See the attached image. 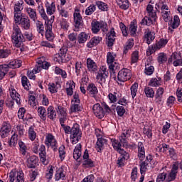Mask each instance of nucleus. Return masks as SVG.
<instances>
[{
    "mask_svg": "<svg viewBox=\"0 0 182 182\" xmlns=\"http://www.w3.org/2000/svg\"><path fill=\"white\" fill-rule=\"evenodd\" d=\"M77 33L73 32L68 34V38L69 41L67 42V46H63L58 53L55 55L54 61L59 64L68 63L70 60V55L68 54V48H75L77 46Z\"/></svg>",
    "mask_w": 182,
    "mask_h": 182,
    "instance_id": "obj_1",
    "label": "nucleus"
},
{
    "mask_svg": "<svg viewBox=\"0 0 182 182\" xmlns=\"http://www.w3.org/2000/svg\"><path fill=\"white\" fill-rule=\"evenodd\" d=\"M12 43L16 48H20L21 52L25 51V41L26 38L22 33V30L18 25L13 26L12 35H11Z\"/></svg>",
    "mask_w": 182,
    "mask_h": 182,
    "instance_id": "obj_2",
    "label": "nucleus"
},
{
    "mask_svg": "<svg viewBox=\"0 0 182 182\" xmlns=\"http://www.w3.org/2000/svg\"><path fill=\"white\" fill-rule=\"evenodd\" d=\"M100 28L101 29L102 32L106 34L107 45V47L111 48L114 46L115 42V37L116 33L114 31V28L112 27L111 28L110 31H108V25L106 21L101 20L100 21ZM108 31V32H107Z\"/></svg>",
    "mask_w": 182,
    "mask_h": 182,
    "instance_id": "obj_3",
    "label": "nucleus"
},
{
    "mask_svg": "<svg viewBox=\"0 0 182 182\" xmlns=\"http://www.w3.org/2000/svg\"><path fill=\"white\" fill-rule=\"evenodd\" d=\"M116 57L117 54L114 52L109 51L107 53V63L109 66L110 75L114 80L117 79L115 70L119 68L118 64L114 62Z\"/></svg>",
    "mask_w": 182,
    "mask_h": 182,
    "instance_id": "obj_4",
    "label": "nucleus"
},
{
    "mask_svg": "<svg viewBox=\"0 0 182 182\" xmlns=\"http://www.w3.org/2000/svg\"><path fill=\"white\" fill-rule=\"evenodd\" d=\"M168 42V39L162 38H160V40L156 41L155 43L149 46V48L146 50V55L150 56L152 54H154L156 51L164 48Z\"/></svg>",
    "mask_w": 182,
    "mask_h": 182,
    "instance_id": "obj_5",
    "label": "nucleus"
},
{
    "mask_svg": "<svg viewBox=\"0 0 182 182\" xmlns=\"http://www.w3.org/2000/svg\"><path fill=\"white\" fill-rule=\"evenodd\" d=\"M82 138V131L80 130L79 124L75 122L71 128V133L70 136L72 144H76Z\"/></svg>",
    "mask_w": 182,
    "mask_h": 182,
    "instance_id": "obj_6",
    "label": "nucleus"
},
{
    "mask_svg": "<svg viewBox=\"0 0 182 182\" xmlns=\"http://www.w3.org/2000/svg\"><path fill=\"white\" fill-rule=\"evenodd\" d=\"M15 18V21L18 23L23 29L29 30L31 28V20L28 16L21 15Z\"/></svg>",
    "mask_w": 182,
    "mask_h": 182,
    "instance_id": "obj_7",
    "label": "nucleus"
},
{
    "mask_svg": "<svg viewBox=\"0 0 182 182\" xmlns=\"http://www.w3.org/2000/svg\"><path fill=\"white\" fill-rule=\"evenodd\" d=\"M132 73L130 69L122 68L121 69L117 74V80L119 82H127L132 78Z\"/></svg>",
    "mask_w": 182,
    "mask_h": 182,
    "instance_id": "obj_8",
    "label": "nucleus"
},
{
    "mask_svg": "<svg viewBox=\"0 0 182 182\" xmlns=\"http://www.w3.org/2000/svg\"><path fill=\"white\" fill-rule=\"evenodd\" d=\"M109 73L107 70V68L105 67H102L100 70V71L97 73V75H96V79L98 81V83L101 85L106 82V78L108 77Z\"/></svg>",
    "mask_w": 182,
    "mask_h": 182,
    "instance_id": "obj_9",
    "label": "nucleus"
},
{
    "mask_svg": "<svg viewBox=\"0 0 182 182\" xmlns=\"http://www.w3.org/2000/svg\"><path fill=\"white\" fill-rule=\"evenodd\" d=\"M156 36L154 31L150 28H146L144 33V41L146 42L147 45H150L155 39Z\"/></svg>",
    "mask_w": 182,
    "mask_h": 182,
    "instance_id": "obj_10",
    "label": "nucleus"
},
{
    "mask_svg": "<svg viewBox=\"0 0 182 182\" xmlns=\"http://www.w3.org/2000/svg\"><path fill=\"white\" fill-rule=\"evenodd\" d=\"M74 16V23H75V32L79 31V29L82 28L83 20L80 13L75 12L73 14Z\"/></svg>",
    "mask_w": 182,
    "mask_h": 182,
    "instance_id": "obj_11",
    "label": "nucleus"
},
{
    "mask_svg": "<svg viewBox=\"0 0 182 182\" xmlns=\"http://www.w3.org/2000/svg\"><path fill=\"white\" fill-rule=\"evenodd\" d=\"M11 130V125L9 122H3V125L0 129V136L2 139L9 136Z\"/></svg>",
    "mask_w": 182,
    "mask_h": 182,
    "instance_id": "obj_12",
    "label": "nucleus"
},
{
    "mask_svg": "<svg viewBox=\"0 0 182 182\" xmlns=\"http://www.w3.org/2000/svg\"><path fill=\"white\" fill-rule=\"evenodd\" d=\"M9 93L12 100L16 101L18 106H21L22 104V100L21 99V95L18 93L14 87H9Z\"/></svg>",
    "mask_w": 182,
    "mask_h": 182,
    "instance_id": "obj_13",
    "label": "nucleus"
},
{
    "mask_svg": "<svg viewBox=\"0 0 182 182\" xmlns=\"http://www.w3.org/2000/svg\"><path fill=\"white\" fill-rule=\"evenodd\" d=\"M92 111L94 114L99 119H102L105 115V112L100 104H95L92 107Z\"/></svg>",
    "mask_w": 182,
    "mask_h": 182,
    "instance_id": "obj_14",
    "label": "nucleus"
},
{
    "mask_svg": "<svg viewBox=\"0 0 182 182\" xmlns=\"http://www.w3.org/2000/svg\"><path fill=\"white\" fill-rule=\"evenodd\" d=\"M23 10V0H19L15 2L14 11V18L20 16L21 12Z\"/></svg>",
    "mask_w": 182,
    "mask_h": 182,
    "instance_id": "obj_15",
    "label": "nucleus"
},
{
    "mask_svg": "<svg viewBox=\"0 0 182 182\" xmlns=\"http://www.w3.org/2000/svg\"><path fill=\"white\" fill-rule=\"evenodd\" d=\"M45 6L48 15L52 16L56 12V4H55V1H52L50 4L49 1H46Z\"/></svg>",
    "mask_w": 182,
    "mask_h": 182,
    "instance_id": "obj_16",
    "label": "nucleus"
},
{
    "mask_svg": "<svg viewBox=\"0 0 182 182\" xmlns=\"http://www.w3.org/2000/svg\"><path fill=\"white\" fill-rule=\"evenodd\" d=\"M55 181L66 180V171H65L63 167H60L56 171V173L55 174Z\"/></svg>",
    "mask_w": 182,
    "mask_h": 182,
    "instance_id": "obj_17",
    "label": "nucleus"
},
{
    "mask_svg": "<svg viewBox=\"0 0 182 182\" xmlns=\"http://www.w3.org/2000/svg\"><path fill=\"white\" fill-rule=\"evenodd\" d=\"M90 38V36L89 33H87L85 32H80L78 35H77V45H84L86 41Z\"/></svg>",
    "mask_w": 182,
    "mask_h": 182,
    "instance_id": "obj_18",
    "label": "nucleus"
},
{
    "mask_svg": "<svg viewBox=\"0 0 182 182\" xmlns=\"http://www.w3.org/2000/svg\"><path fill=\"white\" fill-rule=\"evenodd\" d=\"M39 162V159L36 156H31L27 159V167L28 168H35Z\"/></svg>",
    "mask_w": 182,
    "mask_h": 182,
    "instance_id": "obj_19",
    "label": "nucleus"
},
{
    "mask_svg": "<svg viewBox=\"0 0 182 182\" xmlns=\"http://www.w3.org/2000/svg\"><path fill=\"white\" fill-rule=\"evenodd\" d=\"M87 68L90 73H96L97 71V65L91 58H87Z\"/></svg>",
    "mask_w": 182,
    "mask_h": 182,
    "instance_id": "obj_20",
    "label": "nucleus"
},
{
    "mask_svg": "<svg viewBox=\"0 0 182 182\" xmlns=\"http://www.w3.org/2000/svg\"><path fill=\"white\" fill-rule=\"evenodd\" d=\"M45 36L46 40L50 42H53V41L55 39V34H53V32H52V25L48 24L47 26H46Z\"/></svg>",
    "mask_w": 182,
    "mask_h": 182,
    "instance_id": "obj_21",
    "label": "nucleus"
},
{
    "mask_svg": "<svg viewBox=\"0 0 182 182\" xmlns=\"http://www.w3.org/2000/svg\"><path fill=\"white\" fill-rule=\"evenodd\" d=\"M102 41V38L100 36H94L92 37L90 41L87 43V47L88 48H92L95 46H97Z\"/></svg>",
    "mask_w": 182,
    "mask_h": 182,
    "instance_id": "obj_22",
    "label": "nucleus"
},
{
    "mask_svg": "<svg viewBox=\"0 0 182 182\" xmlns=\"http://www.w3.org/2000/svg\"><path fill=\"white\" fill-rule=\"evenodd\" d=\"M87 93L91 95L92 97H95L98 94V90L93 82H91L87 85Z\"/></svg>",
    "mask_w": 182,
    "mask_h": 182,
    "instance_id": "obj_23",
    "label": "nucleus"
},
{
    "mask_svg": "<svg viewBox=\"0 0 182 182\" xmlns=\"http://www.w3.org/2000/svg\"><path fill=\"white\" fill-rule=\"evenodd\" d=\"M107 140L103 138H98L95 144V149L98 153H102L105 149V144Z\"/></svg>",
    "mask_w": 182,
    "mask_h": 182,
    "instance_id": "obj_24",
    "label": "nucleus"
},
{
    "mask_svg": "<svg viewBox=\"0 0 182 182\" xmlns=\"http://www.w3.org/2000/svg\"><path fill=\"white\" fill-rule=\"evenodd\" d=\"M7 65H8L9 70H10V68H12V69L19 68L22 66V60L14 59L10 61L9 63L7 64Z\"/></svg>",
    "mask_w": 182,
    "mask_h": 182,
    "instance_id": "obj_25",
    "label": "nucleus"
},
{
    "mask_svg": "<svg viewBox=\"0 0 182 182\" xmlns=\"http://www.w3.org/2000/svg\"><path fill=\"white\" fill-rule=\"evenodd\" d=\"M57 112L56 110L52 105H50L47 108V117L52 121L56 120Z\"/></svg>",
    "mask_w": 182,
    "mask_h": 182,
    "instance_id": "obj_26",
    "label": "nucleus"
},
{
    "mask_svg": "<svg viewBox=\"0 0 182 182\" xmlns=\"http://www.w3.org/2000/svg\"><path fill=\"white\" fill-rule=\"evenodd\" d=\"M37 113L38 117L43 122H46L48 111L46 110V108H45V107H38L37 109Z\"/></svg>",
    "mask_w": 182,
    "mask_h": 182,
    "instance_id": "obj_27",
    "label": "nucleus"
},
{
    "mask_svg": "<svg viewBox=\"0 0 182 182\" xmlns=\"http://www.w3.org/2000/svg\"><path fill=\"white\" fill-rule=\"evenodd\" d=\"M38 152L41 161L43 164H45V162H46V147L45 146V145H41L38 149Z\"/></svg>",
    "mask_w": 182,
    "mask_h": 182,
    "instance_id": "obj_28",
    "label": "nucleus"
},
{
    "mask_svg": "<svg viewBox=\"0 0 182 182\" xmlns=\"http://www.w3.org/2000/svg\"><path fill=\"white\" fill-rule=\"evenodd\" d=\"M26 11L28 14L29 18L34 22L36 21L38 19V16L36 14V9L31 8V7H26Z\"/></svg>",
    "mask_w": 182,
    "mask_h": 182,
    "instance_id": "obj_29",
    "label": "nucleus"
},
{
    "mask_svg": "<svg viewBox=\"0 0 182 182\" xmlns=\"http://www.w3.org/2000/svg\"><path fill=\"white\" fill-rule=\"evenodd\" d=\"M91 30L93 34H97L100 31V21L93 20L91 23Z\"/></svg>",
    "mask_w": 182,
    "mask_h": 182,
    "instance_id": "obj_30",
    "label": "nucleus"
},
{
    "mask_svg": "<svg viewBox=\"0 0 182 182\" xmlns=\"http://www.w3.org/2000/svg\"><path fill=\"white\" fill-rule=\"evenodd\" d=\"M82 155V145L78 144L74 149L73 158L75 160L77 161Z\"/></svg>",
    "mask_w": 182,
    "mask_h": 182,
    "instance_id": "obj_31",
    "label": "nucleus"
},
{
    "mask_svg": "<svg viewBox=\"0 0 182 182\" xmlns=\"http://www.w3.org/2000/svg\"><path fill=\"white\" fill-rule=\"evenodd\" d=\"M181 21L180 18L178 15H175L173 18V21H170L168 22V26H171V27L173 29H177L180 26Z\"/></svg>",
    "mask_w": 182,
    "mask_h": 182,
    "instance_id": "obj_32",
    "label": "nucleus"
},
{
    "mask_svg": "<svg viewBox=\"0 0 182 182\" xmlns=\"http://www.w3.org/2000/svg\"><path fill=\"white\" fill-rule=\"evenodd\" d=\"M9 71L8 64L0 65V80L4 79Z\"/></svg>",
    "mask_w": 182,
    "mask_h": 182,
    "instance_id": "obj_33",
    "label": "nucleus"
},
{
    "mask_svg": "<svg viewBox=\"0 0 182 182\" xmlns=\"http://www.w3.org/2000/svg\"><path fill=\"white\" fill-rule=\"evenodd\" d=\"M9 146L11 148H15L18 145V134L16 133L12 135L10 140L8 141Z\"/></svg>",
    "mask_w": 182,
    "mask_h": 182,
    "instance_id": "obj_34",
    "label": "nucleus"
},
{
    "mask_svg": "<svg viewBox=\"0 0 182 182\" xmlns=\"http://www.w3.org/2000/svg\"><path fill=\"white\" fill-rule=\"evenodd\" d=\"M54 73L55 75H61L63 79H66L68 77V73H66V70L60 68L59 66H55Z\"/></svg>",
    "mask_w": 182,
    "mask_h": 182,
    "instance_id": "obj_35",
    "label": "nucleus"
},
{
    "mask_svg": "<svg viewBox=\"0 0 182 182\" xmlns=\"http://www.w3.org/2000/svg\"><path fill=\"white\" fill-rule=\"evenodd\" d=\"M140 24L143 26H151L154 24V21L151 18L150 16H145L140 21Z\"/></svg>",
    "mask_w": 182,
    "mask_h": 182,
    "instance_id": "obj_36",
    "label": "nucleus"
},
{
    "mask_svg": "<svg viewBox=\"0 0 182 182\" xmlns=\"http://www.w3.org/2000/svg\"><path fill=\"white\" fill-rule=\"evenodd\" d=\"M21 85L26 90H31V82H29V80H28L26 75H23V77H21Z\"/></svg>",
    "mask_w": 182,
    "mask_h": 182,
    "instance_id": "obj_37",
    "label": "nucleus"
},
{
    "mask_svg": "<svg viewBox=\"0 0 182 182\" xmlns=\"http://www.w3.org/2000/svg\"><path fill=\"white\" fill-rule=\"evenodd\" d=\"M95 6H97L98 9L101 11L105 12L108 11V5L102 1H96Z\"/></svg>",
    "mask_w": 182,
    "mask_h": 182,
    "instance_id": "obj_38",
    "label": "nucleus"
},
{
    "mask_svg": "<svg viewBox=\"0 0 182 182\" xmlns=\"http://www.w3.org/2000/svg\"><path fill=\"white\" fill-rule=\"evenodd\" d=\"M134 45V40L133 39H129L126 44L124 46V54H127L129 50H131Z\"/></svg>",
    "mask_w": 182,
    "mask_h": 182,
    "instance_id": "obj_39",
    "label": "nucleus"
},
{
    "mask_svg": "<svg viewBox=\"0 0 182 182\" xmlns=\"http://www.w3.org/2000/svg\"><path fill=\"white\" fill-rule=\"evenodd\" d=\"M161 85V78L159 77L158 78H151L149 82V85L151 87H159Z\"/></svg>",
    "mask_w": 182,
    "mask_h": 182,
    "instance_id": "obj_40",
    "label": "nucleus"
},
{
    "mask_svg": "<svg viewBox=\"0 0 182 182\" xmlns=\"http://www.w3.org/2000/svg\"><path fill=\"white\" fill-rule=\"evenodd\" d=\"M136 31H137L136 22L134 20V21H131L130 26H129V31H130V34L132 37L136 36Z\"/></svg>",
    "mask_w": 182,
    "mask_h": 182,
    "instance_id": "obj_41",
    "label": "nucleus"
},
{
    "mask_svg": "<svg viewBox=\"0 0 182 182\" xmlns=\"http://www.w3.org/2000/svg\"><path fill=\"white\" fill-rule=\"evenodd\" d=\"M82 166L85 168H94L95 166V162L93 161H92L90 159H85L82 161Z\"/></svg>",
    "mask_w": 182,
    "mask_h": 182,
    "instance_id": "obj_42",
    "label": "nucleus"
},
{
    "mask_svg": "<svg viewBox=\"0 0 182 182\" xmlns=\"http://www.w3.org/2000/svg\"><path fill=\"white\" fill-rule=\"evenodd\" d=\"M82 107L80 105V104H71L70 105V113H78L80 112H82Z\"/></svg>",
    "mask_w": 182,
    "mask_h": 182,
    "instance_id": "obj_43",
    "label": "nucleus"
},
{
    "mask_svg": "<svg viewBox=\"0 0 182 182\" xmlns=\"http://www.w3.org/2000/svg\"><path fill=\"white\" fill-rule=\"evenodd\" d=\"M111 142H112V145L115 151H117V152L119 151H120L121 149H122V144L120 143L119 141H118L115 139H112Z\"/></svg>",
    "mask_w": 182,
    "mask_h": 182,
    "instance_id": "obj_44",
    "label": "nucleus"
},
{
    "mask_svg": "<svg viewBox=\"0 0 182 182\" xmlns=\"http://www.w3.org/2000/svg\"><path fill=\"white\" fill-rule=\"evenodd\" d=\"M157 60L159 65H163L167 61V55L165 53L161 52L159 54Z\"/></svg>",
    "mask_w": 182,
    "mask_h": 182,
    "instance_id": "obj_45",
    "label": "nucleus"
},
{
    "mask_svg": "<svg viewBox=\"0 0 182 182\" xmlns=\"http://www.w3.org/2000/svg\"><path fill=\"white\" fill-rule=\"evenodd\" d=\"M36 25L38 33L43 36V33H45V26L43 25V22L41 21H37Z\"/></svg>",
    "mask_w": 182,
    "mask_h": 182,
    "instance_id": "obj_46",
    "label": "nucleus"
},
{
    "mask_svg": "<svg viewBox=\"0 0 182 182\" xmlns=\"http://www.w3.org/2000/svg\"><path fill=\"white\" fill-rule=\"evenodd\" d=\"M18 144L19 146V151L21 152V154L23 156L26 155V150H28V147H26V144H25V143H23V141H22L21 140H19L18 141Z\"/></svg>",
    "mask_w": 182,
    "mask_h": 182,
    "instance_id": "obj_47",
    "label": "nucleus"
},
{
    "mask_svg": "<svg viewBox=\"0 0 182 182\" xmlns=\"http://www.w3.org/2000/svg\"><path fill=\"white\" fill-rule=\"evenodd\" d=\"M11 54V50L8 48L0 49V58H6Z\"/></svg>",
    "mask_w": 182,
    "mask_h": 182,
    "instance_id": "obj_48",
    "label": "nucleus"
},
{
    "mask_svg": "<svg viewBox=\"0 0 182 182\" xmlns=\"http://www.w3.org/2000/svg\"><path fill=\"white\" fill-rule=\"evenodd\" d=\"M55 110L58 114H60L62 117H66L68 116L66 108H64V107H62V105H58L57 108H55Z\"/></svg>",
    "mask_w": 182,
    "mask_h": 182,
    "instance_id": "obj_49",
    "label": "nucleus"
},
{
    "mask_svg": "<svg viewBox=\"0 0 182 182\" xmlns=\"http://www.w3.org/2000/svg\"><path fill=\"white\" fill-rule=\"evenodd\" d=\"M144 92H145L146 97H148V98H153L155 95V92H154L153 88H151V87H146L144 88Z\"/></svg>",
    "mask_w": 182,
    "mask_h": 182,
    "instance_id": "obj_50",
    "label": "nucleus"
},
{
    "mask_svg": "<svg viewBox=\"0 0 182 182\" xmlns=\"http://www.w3.org/2000/svg\"><path fill=\"white\" fill-rule=\"evenodd\" d=\"M28 138L32 141H35L36 139V132H35L33 127H30L28 128Z\"/></svg>",
    "mask_w": 182,
    "mask_h": 182,
    "instance_id": "obj_51",
    "label": "nucleus"
},
{
    "mask_svg": "<svg viewBox=\"0 0 182 182\" xmlns=\"http://www.w3.org/2000/svg\"><path fill=\"white\" fill-rule=\"evenodd\" d=\"M138 87H139V84L138 82H134V84H132L130 90H131V95H132V97L134 100V97L136 96V92L138 90Z\"/></svg>",
    "mask_w": 182,
    "mask_h": 182,
    "instance_id": "obj_52",
    "label": "nucleus"
},
{
    "mask_svg": "<svg viewBox=\"0 0 182 182\" xmlns=\"http://www.w3.org/2000/svg\"><path fill=\"white\" fill-rule=\"evenodd\" d=\"M65 147L63 145L58 149L59 157L61 161H63L66 157V151H65Z\"/></svg>",
    "mask_w": 182,
    "mask_h": 182,
    "instance_id": "obj_53",
    "label": "nucleus"
},
{
    "mask_svg": "<svg viewBox=\"0 0 182 182\" xmlns=\"http://www.w3.org/2000/svg\"><path fill=\"white\" fill-rule=\"evenodd\" d=\"M96 11V6L95 4H90L85 11L86 16H91Z\"/></svg>",
    "mask_w": 182,
    "mask_h": 182,
    "instance_id": "obj_54",
    "label": "nucleus"
},
{
    "mask_svg": "<svg viewBox=\"0 0 182 182\" xmlns=\"http://www.w3.org/2000/svg\"><path fill=\"white\" fill-rule=\"evenodd\" d=\"M149 164L146 161H143L140 164V173H141V176H144L146 171L147 170V166Z\"/></svg>",
    "mask_w": 182,
    "mask_h": 182,
    "instance_id": "obj_55",
    "label": "nucleus"
},
{
    "mask_svg": "<svg viewBox=\"0 0 182 182\" xmlns=\"http://www.w3.org/2000/svg\"><path fill=\"white\" fill-rule=\"evenodd\" d=\"M39 176V172H38L37 170L33 171L31 170L29 173V180L31 182H33L35 181V180H36V178Z\"/></svg>",
    "mask_w": 182,
    "mask_h": 182,
    "instance_id": "obj_56",
    "label": "nucleus"
},
{
    "mask_svg": "<svg viewBox=\"0 0 182 182\" xmlns=\"http://www.w3.org/2000/svg\"><path fill=\"white\" fill-rule=\"evenodd\" d=\"M154 72V67L153 65H149V64L146 65L144 68V73L150 76Z\"/></svg>",
    "mask_w": 182,
    "mask_h": 182,
    "instance_id": "obj_57",
    "label": "nucleus"
},
{
    "mask_svg": "<svg viewBox=\"0 0 182 182\" xmlns=\"http://www.w3.org/2000/svg\"><path fill=\"white\" fill-rule=\"evenodd\" d=\"M48 87V91L51 94H55L58 92V87L56 84H55V82H49Z\"/></svg>",
    "mask_w": 182,
    "mask_h": 182,
    "instance_id": "obj_58",
    "label": "nucleus"
},
{
    "mask_svg": "<svg viewBox=\"0 0 182 182\" xmlns=\"http://www.w3.org/2000/svg\"><path fill=\"white\" fill-rule=\"evenodd\" d=\"M139 52L138 50H134L132 52V56H131V63L134 64L136 63L139 60Z\"/></svg>",
    "mask_w": 182,
    "mask_h": 182,
    "instance_id": "obj_59",
    "label": "nucleus"
},
{
    "mask_svg": "<svg viewBox=\"0 0 182 182\" xmlns=\"http://www.w3.org/2000/svg\"><path fill=\"white\" fill-rule=\"evenodd\" d=\"M117 153L120 154L119 157L124 159L125 161H128L130 158L129 154L122 149Z\"/></svg>",
    "mask_w": 182,
    "mask_h": 182,
    "instance_id": "obj_60",
    "label": "nucleus"
},
{
    "mask_svg": "<svg viewBox=\"0 0 182 182\" xmlns=\"http://www.w3.org/2000/svg\"><path fill=\"white\" fill-rule=\"evenodd\" d=\"M55 140L56 139H55V136H53V135L48 134L46 136L45 144L46 146H49V144L53 143V141H55Z\"/></svg>",
    "mask_w": 182,
    "mask_h": 182,
    "instance_id": "obj_61",
    "label": "nucleus"
},
{
    "mask_svg": "<svg viewBox=\"0 0 182 182\" xmlns=\"http://www.w3.org/2000/svg\"><path fill=\"white\" fill-rule=\"evenodd\" d=\"M129 138L126 137L124 134L120 135L119 136V141L122 145V147L125 148L127 146Z\"/></svg>",
    "mask_w": 182,
    "mask_h": 182,
    "instance_id": "obj_62",
    "label": "nucleus"
},
{
    "mask_svg": "<svg viewBox=\"0 0 182 182\" xmlns=\"http://www.w3.org/2000/svg\"><path fill=\"white\" fill-rule=\"evenodd\" d=\"M16 176V182H25V178L23 177V173L14 172Z\"/></svg>",
    "mask_w": 182,
    "mask_h": 182,
    "instance_id": "obj_63",
    "label": "nucleus"
},
{
    "mask_svg": "<svg viewBox=\"0 0 182 182\" xmlns=\"http://www.w3.org/2000/svg\"><path fill=\"white\" fill-rule=\"evenodd\" d=\"M175 102H176V98L173 97V95H170V97L167 98V101H166L167 107L171 108L173 106Z\"/></svg>",
    "mask_w": 182,
    "mask_h": 182,
    "instance_id": "obj_64",
    "label": "nucleus"
}]
</instances>
